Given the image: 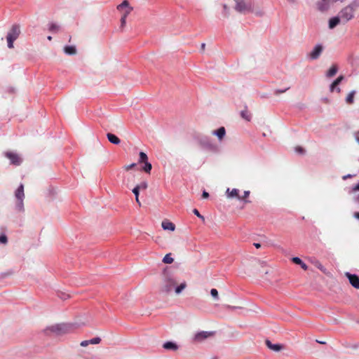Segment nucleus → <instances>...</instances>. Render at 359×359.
Here are the masks:
<instances>
[{
  "mask_svg": "<svg viewBox=\"0 0 359 359\" xmlns=\"http://www.w3.org/2000/svg\"><path fill=\"white\" fill-rule=\"evenodd\" d=\"M187 287L186 281L177 285L176 276L170 268H165L163 273V284L161 291L163 293H170L173 290L176 294H180Z\"/></svg>",
  "mask_w": 359,
  "mask_h": 359,
  "instance_id": "f257e3e1",
  "label": "nucleus"
},
{
  "mask_svg": "<svg viewBox=\"0 0 359 359\" xmlns=\"http://www.w3.org/2000/svg\"><path fill=\"white\" fill-rule=\"evenodd\" d=\"M83 325H84L83 323H81V324H79L76 323L55 324V325H53L49 327H47L44 330V332L46 334L53 333L57 335H61V334L70 333Z\"/></svg>",
  "mask_w": 359,
  "mask_h": 359,
  "instance_id": "f03ea898",
  "label": "nucleus"
},
{
  "mask_svg": "<svg viewBox=\"0 0 359 359\" xmlns=\"http://www.w3.org/2000/svg\"><path fill=\"white\" fill-rule=\"evenodd\" d=\"M234 9L239 13L246 14L253 12V2L252 0H233Z\"/></svg>",
  "mask_w": 359,
  "mask_h": 359,
  "instance_id": "7ed1b4c3",
  "label": "nucleus"
},
{
  "mask_svg": "<svg viewBox=\"0 0 359 359\" xmlns=\"http://www.w3.org/2000/svg\"><path fill=\"white\" fill-rule=\"evenodd\" d=\"M20 34V26L18 25H12L6 35L7 46L8 48H13L14 47L13 43L19 37Z\"/></svg>",
  "mask_w": 359,
  "mask_h": 359,
  "instance_id": "20e7f679",
  "label": "nucleus"
},
{
  "mask_svg": "<svg viewBox=\"0 0 359 359\" xmlns=\"http://www.w3.org/2000/svg\"><path fill=\"white\" fill-rule=\"evenodd\" d=\"M15 196L17 199L15 203V209L19 212L24 211V203L23 201L25 198V193H24V185L21 184L18 188L15 191Z\"/></svg>",
  "mask_w": 359,
  "mask_h": 359,
  "instance_id": "39448f33",
  "label": "nucleus"
},
{
  "mask_svg": "<svg viewBox=\"0 0 359 359\" xmlns=\"http://www.w3.org/2000/svg\"><path fill=\"white\" fill-rule=\"evenodd\" d=\"M339 15L341 19V22L346 23L354 18L355 12L351 7L346 6L340 11Z\"/></svg>",
  "mask_w": 359,
  "mask_h": 359,
  "instance_id": "423d86ee",
  "label": "nucleus"
},
{
  "mask_svg": "<svg viewBox=\"0 0 359 359\" xmlns=\"http://www.w3.org/2000/svg\"><path fill=\"white\" fill-rule=\"evenodd\" d=\"M215 334V332H209V331H201L196 332L193 338L194 342L196 343H201L204 341L205 339L213 337Z\"/></svg>",
  "mask_w": 359,
  "mask_h": 359,
  "instance_id": "0eeeda50",
  "label": "nucleus"
},
{
  "mask_svg": "<svg viewBox=\"0 0 359 359\" xmlns=\"http://www.w3.org/2000/svg\"><path fill=\"white\" fill-rule=\"evenodd\" d=\"M323 50V46L321 44H316L307 56L311 60H317L322 54Z\"/></svg>",
  "mask_w": 359,
  "mask_h": 359,
  "instance_id": "6e6552de",
  "label": "nucleus"
},
{
  "mask_svg": "<svg viewBox=\"0 0 359 359\" xmlns=\"http://www.w3.org/2000/svg\"><path fill=\"white\" fill-rule=\"evenodd\" d=\"M117 9L120 12L123 13L121 17L127 18L128 15L130 14L133 8L129 6L128 1L125 0L117 6Z\"/></svg>",
  "mask_w": 359,
  "mask_h": 359,
  "instance_id": "1a4fd4ad",
  "label": "nucleus"
},
{
  "mask_svg": "<svg viewBox=\"0 0 359 359\" xmlns=\"http://www.w3.org/2000/svg\"><path fill=\"white\" fill-rule=\"evenodd\" d=\"M345 275L348 278L351 285L355 289H359V277L357 275L351 274L348 272H346Z\"/></svg>",
  "mask_w": 359,
  "mask_h": 359,
  "instance_id": "9d476101",
  "label": "nucleus"
},
{
  "mask_svg": "<svg viewBox=\"0 0 359 359\" xmlns=\"http://www.w3.org/2000/svg\"><path fill=\"white\" fill-rule=\"evenodd\" d=\"M6 156L11 160L14 165H18L21 163L22 160L17 154L13 152H7Z\"/></svg>",
  "mask_w": 359,
  "mask_h": 359,
  "instance_id": "9b49d317",
  "label": "nucleus"
},
{
  "mask_svg": "<svg viewBox=\"0 0 359 359\" xmlns=\"http://www.w3.org/2000/svg\"><path fill=\"white\" fill-rule=\"evenodd\" d=\"M226 197L229 198H236L238 200H241V197L239 196V190L237 189H230L228 188L226 191Z\"/></svg>",
  "mask_w": 359,
  "mask_h": 359,
  "instance_id": "f8f14e48",
  "label": "nucleus"
},
{
  "mask_svg": "<svg viewBox=\"0 0 359 359\" xmlns=\"http://www.w3.org/2000/svg\"><path fill=\"white\" fill-rule=\"evenodd\" d=\"M266 345L269 349H271L275 352H278L283 348V346L281 344H272L271 341L269 340H266Z\"/></svg>",
  "mask_w": 359,
  "mask_h": 359,
  "instance_id": "ddd939ff",
  "label": "nucleus"
},
{
  "mask_svg": "<svg viewBox=\"0 0 359 359\" xmlns=\"http://www.w3.org/2000/svg\"><path fill=\"white\" fill-rule=\"evenodd\" d=\"M212 135L217 137L219 141H222L226 135V130L224 127H220L216 130L212 131Z\"/></svg>",
  "mask_w": 359,
  "mask_h": 359,
  "instance_id": "4468645a",
  "label": "nucleus"
},
{
  "mask_svg": "<svg viewBox=\"0 0 359 359\" xmlns=\"http://www.w3.org/2000/svg\"><path fill=\"white\" fill-rule=\"evenodd\" d=\"M161 226L164 230L174 231L175 229V225L170 222L169 220L165 219L161 223Z\"/></svg>",
  "mask_w": 359,
  "mask_h": 359,
  "instance_id": "2eb2a0df",
  "label": "nucleus"
},
{
  "mask_svg": "<svg viewBox=\"0 0 359 359\" xmlns=\"http://www.w3.org/2000/svg\"><path fill=\"white\" fill-rule=\"evenodd\" d=\"M101 341V339L100 337H95L90 340L82 341L80 345L83 347H86L90 344H98Z\"/></svg>",
  "mask_w": 359,
  "mask_h": 359,
  "instance_id": "dca6fc26",
  "label": "nucleus"
},
{
  "mask_svg": "<svg viewBox=\"0 0 359 359\" xmlns=\"http://www.w3.org/2000/svg\"><path fill=\"white\" fill-rule=\"evenodd\" d=\"M341 20V19L339 15L331 18L329 20V24H328L329 28L330 29H334L335 27H337L339 24Z\"/></svg>",
  "mask_w": 359,
  "mask_h": 359,
  "instance_id": "f3484780",
  "label": "nucleus"
},
{
  "mask_svg": "<svg viewBox=\"0 0 359 359\" xmlns=\"http://www.w3.org/2000/svg\"><path fill=\"white\" fill-rule=\"evenodd\" d=\"M318 8L321 12H325L330 8V2L327 0H322L318 4Z\"/></svg>",
  "mask_w": 359,
  "mask_h": 359,
  "instance_id": "a211bd4d",
  "label": "nucleus"
},
{
  "mask_svg": "<svg viewBox=\"0 0 359 359\" xmlns=\"http://www.w3.org/2000/svg\"><path fill=\"white\" fill-rule=\"evenodd\" d=\"M63 50H64V53L68 55H74L77 53L75 46H65L64 47Z\"/></svg>",
  "mask_w": 359,
  "mask_h": 359,
  "instance_id": "6ab92c4d",
  "label": "nucleus"
},
{
  "mask_svg": "<svg viewBox=\"0 0 359 359\" xmlns=\"http://www.w3.org/2000/svg\"><path fill=\"white\" fill-rule=\"evenodd\" d=\"M163 347L167 350L176 351L178 349V346L172 341H167L163 344Z\"/></svg>",
  "mask_w": 359,
  "mask_h": 359,
  "instance_id": "aec40b11",
  "label": "nucleus"
},
{
  "mask_svg": "<svg viewBox=\"0 0 359 359\" xmlns=\"http://www.w3.org/2000/svg\"><path fill=\"white\" fill-rule=\"evenodd\" d=\"M107 136L108 140L112 144H118L121 142L119 138L114 134L108 133Z\"/></svg>",
  "mask_w": 359,
  "mask_h": 359,
  "instance_id": "412c9836",
  "label": "nucleus"
},
{
  "mask_svg": "<svg viewBox=\"0 0 359 359\" xmlns=\"http://www.w3.org/2000/svg\"><path fill=\"white\" fill-rule=\"evenodd\" d=\"M292 262L296 264H298V265H300V266L304 269V270H307L308 269V266L307 265L302 262V260L297 257H294L292 259Z\"/></svg>",
  "mask_w": 359,
  "mask_h": 359,
  "instance_id": "4be33fe9",
  "label": "nucleus"
},
{
  "mask_svg": "<svg viewBox=\"0 0 359 359\" xmlns=\"http://www.w3.org/2000/svg\"><path fill=\"white\" fill-rule=\"evenodd\" d=\"M344 79L343 76H339L335 81H334L330 86V90H335L337 86Z\"/></svg>",
  "mask_w": 359,
  "mask_h": 359,
  "instance_id": "5701e85b",
  "label": "nucleus"
},
{
  "mask_svg": "<svg viewBox=\"0 0 359 359\" xmlns=\"http://www.w3.org/2000/svg\"><path fill=\"white\" fill-rule=\"evenodd\" d=\"M337 71H338V68H337V65H334L329 69V70L326 73V75L327 77H332L337 74Z\"/></svg>",
  "mask_w": 359,
  "mask_h": 359,
  "instance_id": "b1692460",
  "label": "nucleus"
},
{
  "mask_svg": "<svg viewBox=\"0 0 359 359\" xmlns=\"http://www.w3.org/2000/svg\"><path fill=\"white\" fill-rule=\"evenodd\" d=\"M48 29L53 33H57L60 30V26L56 23L52 22L49 25Z\"/></svg>",
  "mask_w": 359,
  "mask_h": 359,
  "instance_id": "393cba45",
  "label": "nucleus"
},
{
  "mask_svg": "<svg viewBox=\"0 0 359 359\" xmlns=\"http://www.w3.org/2000/svg\"><path fill=\"white\" fill-rule=\"evenodd\" d=\"M347 6L351 7V9L355 12V11L359 8V0H353L347 5Z\"/></svg>",
  "mask_w": 359,
  "mask_h": 359,
  "instance_id": "a878e982",
  "label": "nucleus"
},
{
  "mask_svg": "<svg viewBox=\"0 0 359 359\" xmlns=\"http://www.w3.org/2000/svg\"><path fill=\"white\" fill-rule=\"evenodd\" d=\"M173 261H174V259L171 257L170 253L166 254L163 259V262L165 264H172L173 262Z\"/></svg>",
  "mask_w": 359,
  "mask_h": 359,
  "instance_id": "bb28decb",
  "label": "nucleus"
},
{
  "mask_svg": "<svg viewBox=\"0 0 359 359\" xmlns=\"http://www.w3.org/2000/svg\"><path fill=\"white\" fill-rule=\"evenodd\" d=\"M140 189L137 188V187L136 186L134 189H133L132 191L133 193L135 194V201L136 202L138 203V205L140 206L141 205V203L139 200V194H140Z\"/></svg>",
  "mask_w": 359,
  "mask_h": 359,
  "instance_id": "cd10ccee",
  "label": "nucleus"
},
{
  "mask_svg": "<svg viewBox=\"0 0 359 359\" xmlns=\"http://www.w3.org/2000/svg\"><path fill=\"white\" fill-rule=\"evenodd\" d=\"M222 14L224 18H228L229 16V8L226 4L222 5Z\"/></svg>",
  "mask_w": 359,
  "mask_h": 359,
  "instance_id": "c85d7f7f",
  "label": "nucleus"
},
{
  "mask_svg": "<svg viewBox=\"0 0 359 359\" xmlns=\"http://www.w3.org/2000/svg\"><path fill=\"white\" fill-rule=\"evenodd\" d=\"M241 116H242L243 118L248 121H250L251 119V115L247 110L242 111L241 112Z\"/></svg>",
  "mask_w": 359,
  "mask_h": 359,
  "instance_id": "c756f323",
  "label": "nucleus"
},
{
  "mask_svg": "<svg viewBox=\"0 0 359 359\" xmlns=\"http://www.w3.org/2000/svg\"><path fill=\"white\" fill-rule=\"evenodd\" d=\"M144 165L142 168L144 172H146L147 173H149L152 168L151 164L149 162H148V161L146 162H144Z\"/></svg>",
  "mask_w": 359,
  "mask_h": 359,
  "instance_id": "7c9ffc66",
  "label": "nucleus"
},
{
  "mask_svg": "<svg viewBox=\"0 0 359 359\" xmlns=\"http://www.w3.org/2000/svg\"><path fill=\"white\" fill-rule=\"evenodd\" d=\"M352 191L354 193L359 191V183L353 187ZM354 200L359 203V193L355 195Z\"/></svg>",
  "mask_w": 359,
  "mask_h": 359,
  "instance_id": "2f4dec72",
  "label": "nucleus"
},
{
  "mask_svg": "<svg viewBox=\"0 0 359 359\" xmlns=\"http://www.w3.org/2000/svg\"><path fill=\"white\" fill-rule=\"evenodd\" d=\"M147 159H148V157L144 152H143V151L140 152L139 163L146 162V161H147Z\"/></svg>",
  "mask_w": 359,
  "mask_h": 359,
  "instance_id": "473e14b6",
  "label": "nucleus"
},
{
  "mask_svg": "<svg viewBox=\"0 0 359 359\" xmlns=\"http://www.w3.org/2000/svg\"><path fill=\"white\" fill-rule=\"evenodd\" d=\"M354 93L355 92L354 91H351L348 95V96L346 97V101L347 103H352L353 101V97H354Z\"/></svg>",
  "mask_w": 359,
  "mask_h": 359,
  "instance_id": "72a5a7b5",
  "label": "nucleus"
},
{
  "mask_svg": "<svg viewBox=\"0 0 359 359\" xmlns=\"http://www.w3.org/2000/svg\"><path fill=\"white\" fill-rule=\"evenodd\" d=\"M137 187L140 190H146L148 187V184L147 182L144 181L137 184Z\"/></svg>",
  "mask_w": 359,
  "mask_h": 359,
  "instance_id": "f704fd0d",
  "label": "nucleus"
},
{
  "mask_svg": "<svg viewBox=\"0 0 359 359\" xmlns=\"http://www.w3.org/2000/svg\"><path fill=\"white\" fill-rule=\"evenodd\" d=\"M210 294L214 299H215V300L219 299L218 291L216 289H214V288L210 290Z\"/></svg>",
  "mask_w": 359,
  "mask_h": 359,
  "instance_id": "c9c22d12",
  "label": "nucleus"
},
{
  "mask_svg": "<svg viewBox=\"0 0 359 359\" xmlns=\"http://www.w3.org/2000/svg\"><path fill=\"white\" fill-rule=\"evenodd\" d=\"M252 13H254L255 15L256 16H258V17H262L264 14V12L263 10H262V9H255L254 8H253V12Z\"/></svg>",
  "mask_w": 359,
  "mask_h": 359,
  "instance_id": "e433bc0d",
  "label": "nucleus"
},
{
  "mask_svg": "<svg viewBox=\"0 0 359 359\" xmlns=\"http://www.w3.org/2000/svg\"><path fill=\"white\" fill-rule=\"evenodd\" d=\"M257 96L260 98H268L269 95L266 91H259Z\"/></svg>",
  "mask_w": 359,
  "mask_h": 359,
  "instance_id": "4c0bfd02",
  "label": "nucleus"
},
{
  "mask_svg": "<svg viewBox=\"0 0 359 359\" xmlns=\"http://www.w3.org/2000/svg\"><path fill=\"white\" fill-rule=\"evenodd\" d=\"M8 242L7 236L5 234H2L0 236V243L6 244Z\"/></svg>",
  "mask_w": 359,
  "mask_h": 359,
  "instance_id": "58836bf2",
  "label": "nucleus"
},
{
  "mask_svg": "<svg viewBox=\"0 0 359 359\" xmlns=\"http://www.w3.org/2000/svg\"><path fill=\"white\" fill-rule=\"evenodd\" d=\"M193 212L195 215H196L198 217L201 218L202 220L205 219L204 217L200 214V212H198V210L197 209H194Z\"/></svg>",
  "mask_w": 359,
  "mask_h": 359,
  "instance_id": "ea45409f",
  "label": "nucleus"
},
{
  "mask_svg": "<svg viewBox=\"0 0 359 359\" xmlns=\"http://www.w3.org/2000/svg\"><path fill=\"white\" fill-rule=\"evenodd\" d=\"M136 163H133L130 165H126L124 166V169L127 171L130 170V169L135 168L136 166Z\"/></svg>",
  "mask_w": 359,
  "mask_h": 359,
  "instance_id": "a19ab883",
  "label": "nucleus"
},
{
  "mask_svg": "<svg viewBox=\"0 0 359 359\" xmlns=\"http://www.w3.org/2000/svg\"><path fill=\"white\" fill-rule=\"evenodd\" d=\"M250 195V191H245L243 193V196L241 197V200H245Z\"/></svg>",
  "mask_w": 359,
  "mask_h": 359,
  "instance_id": "79ce46f5",
  "label": "nucleus"
},
{
  "mask_svg": "<svg viewBox=\"0 0 359 359\" xmlns=\"http://www.w3.org/2000/svg\"><path fill=\"white\" fill-rule=\"evenodd\" d=\"M295 151L299 153V154H304V150L302 147H297L295 148Z\"/></svg>",
  "mask_w": 359,
  "mask_h": 359,
  "instance_id": "37998d69",
  "label": "nucleus"
},
{
  "mask_svg": "<svg viewBox=\"0 0 359 359\" xmlns=\"http://www.w3.org/2000/svg\"><path fill=\"white\" fill-rule=\"evenodd\" d=\"M126 18H125L124 17H121V27H123L126 25Z\"/></svg>",
  "mask_w": 359,
  "mask_h": 359,
  "instance_id": "c03bdc74",
  "label": "nucleus"
},
{
  "mask_svg": "<svg viewBox=\"0 0 359 359\" xmlns=\"http://www.w3.org/2000/svg\"><path fill=\"white\" fill-rule=\"evenodd\" d=\"M202 197L203 198H208L209 197V194L207 191H203V194H202Z\"/></svg>",
  "mask_w": 359,
  "mask_h": 359,
  "instance_id": "a18cd8bd",
  "label": "nucleus"
},
{
  "mask_svg": "<svg viewBox=\"0 0 359 359\" xmlns=\"http://www.w3.org/2000/svg\"><path fill=\"white\" fill-rule=\"evenodd\" d=\"M355 140L359 144V131L355 134Z\"/></svg>",
  "mask_w": 359,
  "mask_h": 359,
  "instance_id": "49530a36",
  "label": "nucleus"
},
{
  "mask_svg": "<svg viewBox=\"0 0 359 359\" xmlns=\"http://www.w3.org/2000/svg\"><path fill=\"white\" fill-rule=\"evenodd\" d=\"M253 245L256 248H259L261 247L260 243H255Z\"/></svg>",
  "mask_w": 359,
  "mask_h": 359,
  "instance_id": "de8ad7c7",
  "label": "nucleus"
},
{
  "mask_svg": "<svg viewBox=\"0 0 359 359\" xmlns=\"http://www.w3.org/2000/svg\"><path fill=\"white\" fill-rule=\"evenodd\" d=\"M351 177V175H344V176L343 177V180H346L347 178Z\"/></svg>",
  "mask_w": 359,
  "mask_h": 359,
  "instance_id": "09e8293b",
  "label": "nucleus"
},
{
  "mask_svg": "<svg viewBox=\"0 0 359 359\" xmlns=\"http://www.w3.org/2000/svg\"><path fill=\"white\" fill-rule=\"evenodd\" d=\"M205 48V43H203L201 44V50H204Z\"/></svg>",
  "mask_w": 359,
  "mask_h": 359,
  "instance_id": "8fccbe9b",
  "label": "nucleus"
},
{
  "mask_svg": "<svg viewBox=\"0 0 359 359\" xmlns=\"http://www.w3.org/2000/svg\"><path fill=\"white\" fill-rule=\"evenodd\" d=\"M355 217L359 219V212L355 213Z\"/></svg>",
  "mask_w": 359,
  "mask_h": 359,
  "instance_id": "3c124183",
  "label": "nucleus"
},
{
  "mask_svg": "<svg viewBox=\"0 0 359 359\" xmlns=\"http://www.w3.org/2000/svg\"><path fill=\"white\" fill-rule=\"evenodd\" d=\"M287 1H289L290 3H294L295 0H287Z\"/></svg>",
  "mask_w": 359,
  "mask_h": 359,
  "instance_id": "603ef678",
  "label": "nucleus"
},
{
  "mask_svg": "<svg viewBox=\"0 0 359 359\" xmlns=\"http://www.w3.org/2000/svg\"><path fill=\"white\" fill-rule=\"evenodd\" d=\"M228 308H229V309H235L236 307H234V306H228Z\"/></svg>",
  "mask_w": 359,
  "mask_h": 359,
  "instance_id": "864d4df0",
  "label": "nucleus"
},
{
  "mask_svg": "<svg viewBox=\"0 0 359 359\" xmlns=\"http://www.w3.org/2000/svg\"><path fill=\"white\" fill-rule=\"evenodd\" d=\"M52 39V37L50 36H48V40L50 41Z\"/></svg>",
  "mask_w": 359,
  "mask_h": 359,
  "instance_id": "5fc2aeb1",
  "label": "nucleus"
},
{
  "mask_svg": "<svg viewBox=\"0 0 359 359\" xmlns=\"http://www.w3.org/2000/svg\"><path fill=\"white\" fill-rule=\"evenodd\" d=\"M317 342L320 343V344H325V342L322 341H317Z\"/></svg>",
  "mask_w": 359,
  "mask_h": 359,
  "instance_id": "6e6d98bb",
  "label": "nucleus"
}]
</instances>
